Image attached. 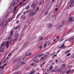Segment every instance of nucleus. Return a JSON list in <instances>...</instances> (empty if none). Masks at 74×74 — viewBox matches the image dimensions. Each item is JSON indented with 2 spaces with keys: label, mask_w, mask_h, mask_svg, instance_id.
Instances as JSON below:
<instances>
[{
  "label": "nucleus",
  "mask_w": 74,
  "mask_h": 74,
  "mask_svg": "<svg viewBox=\"0 0 74 74\" xmlns=\"http://www.w3.org/2000/svg\"><path fill=\"white\" fill-rule=\"evenodd\" d=\"M13 31H12L11 33H10V36H9L8 37V41H7L6 43V45L7 48H8V47H9V44H10V42H11L12 40H11L10 38H11V36H12V35H13V33L12 32Z\"/></svg>",
  "instance_id": "nucleus-1"
},
{
  "label": "nucleus",
  "mask_w": 74,
  "mask_h": 74,
  "mask_svg": "<svg viewBox=\"0 0 74 74\" xmlns=\"http://www.w3.org/2000/svg\"><path fill=\"white\" fill-rule=\"evenodd\" d=\"M18 32H16L14 35V37L15 38H16V39L14 40L13 41V42H14L15 40H16L18 39Z\"/></svg>",
  "instance_id": "nucleus-2"
},
{
  "label": "nucleus",
  "mask_w": 74,
  "mask_h": 74,
  "mask_svg": "<svg viewBox=\"0 0 74 74\" xmlns=\"http://www.w3.org/2000/svg\"><path fill=\"white\" fill-rule=\"evenodd\" d=\"M5 44L3 43L1 45L0 47V52H3L4 51V49L3 48V46Z\"/></svg>",
  "instance_id": "nucleus-3"
},
{
  "label": "nucleus",
  "mask_w": 74,
  "mask_h": 74,
  "mask_svg": "<svg viewBox=\"0 0 74 74\" xmlns=\"http://www.w3.org/2000/svg\"><path fill=\"white\" fill-rule=\"evenodd\" d=\"M37 6V5L35 4H32L31 6V7H32V8H34V9H35L36 8V7Z\"/></svg>",
  "instance_id": "nucleus-4"
},
{
  "label": "nucleus",
  "mask_w": 74,
  "mask_h": 74,
  "mask_svg": "<svg viewBox=\"0 0 74 74\" xmlns=\"http://www.w3.org/2000/svg\"><path fill=\"white\" fill-rule=\"evenodd\" d=\"M34 13L33 12V10H32L31 13H30L29 15V17H31L32 16H33V15H34Z\"/></svg>",
  "instance_id": "nucleus-5"
},
{
  "label": "nucleus",
  "mask_w": 74,
  "mask_h": 74,
  "mask_svg": "<svg viewBox=\"0 0 74 74\" xmlns=\"http://www.w3.org/2000/svg\"><path fill=\"white\" fill-rule=\"evenodd\" d=\"M36 73V71L35 70H33L29 73V74H33Z\"/></svg>",
  "instance_id": "nucleus-6"
},
{
  "label": "nucleus",
  "mask_w": 74,
  "mask_h": 74,
  "mask_svg": "<svg viewBox=\"0 0 74 74\" xmlns=\"http://www.w3.org/2000/svg\"><path fill=\"white\" fill-rule=\"evenodd\" d=\"M62 48V49H65L66 47L64 46V45H63L59 47V48Z\"/></svg>",
  "instance_id": "nucleus-7"
},
{
  "label": "nucleus",
  "mask_w": 74,
  "mask_h": 74,
  "mask_svg": "<svg viewBox=\"0 0 74 74\" xmlns=\"http://www.w3.org/2000/svg\"><path fill=\"white\" fill-rule=\"evenodd\" d=\"M37 57H34L33 58H32L33 60H34V62H36V60H37Z\"/></svg>",
  "instance_id": "nucleus-8"
},
{
  "label": "nucleus",
  "mask_w": 74,
  "mask_h": 74,
  "mask_svg": "<svg viewBox=\"0 0 74 74\" xmlns=\"http://www.w3.org/2000/svg\"><path fill=\"white\" fill-rule=\"evenodd\" d=\"M15 1H14L11 4V5H13V6H14V4H15Z\"/></svg>",
  "instance_id": "nucleus-9"
},
{
  "label": "nucleus",
  "mask_w": 74,
  "mask_h": 74,
  "mask_svg": "<svg viewBox=\"0 0 74 74\" xmlns=\"http://www.w3.org/2000/svg\"><path fill=\"white\" fill-rule=\"evenodd\" d=\"M48 25L49 26V28H51V27L52 26V25L51 24H48Z\"/></svg>",
  "instance_id": "nucleus-10"
},
{
  "label": "nucleus",
  "mask_w": 74,
  "mask_h": 74,
  "mask_svg": "<svg viewBox=\"0 0 74 74\" xmlns=\"http://www.w3.org/2000/svg\"><path fill=\"white\" fill-rule=\"evenodd\" d=\"M73 38H71L69 40V42H71L72 41H73Z\"/></svg>",
  "instance_id": "nucleus-11"
},
{
  "label": "nucleus",
  "mask_w": 74,
  "mask_h": 74,
  "mask_svg": "<svg viewBox=\"0 0 74 74\" xmlns=\"http://www.w3.org/2000/svg\"><path fill=\"white\" fill-rule=\"evenodd\" d=\"M30 55H31V52H29L25 56L26 57L27 56H30Z\"/></svg>",
  "instance_id": "nucleus-12"
},
{
  "label": "nucleus",
  "mask_w": 74,
  "mask_h": 74,
  "mask_svg": "<svg viewBox=\"0 0 74 74\" xmlns=\"http://www.w3.org/2000/svg\"><path fill=\"white\" fill-rule=\"evenodd\" d=\"M50 7V6L49 5H47L46 8V10H48L49 8Z\"/></svg>",
  "instance_id": "nucleus-13"
},
{
  "label": "nucleus",
  "mask_w": 74,
  "mask_h": 74,
  "mask_svg": "<svg viewBox=\"0 0 74 74\" xmlns=\"http://www.w3.org/2000/svg\"><path fill=\"white\" fill-rule=\"evenodd\" d=\"M73 3H74V2H73V3H71V2H70V7H73V6L74 5H73Z\"/></svg>",
  "instance_id": "nucleus-14"
},
{
  "label": "nucleus",
  "mask_w": 74,
  "mask_h": 74,
  "mask_svg": "<svg viewBox=\"0 0 74 74\" xmlns=\"http://www.w3.org/2000/svg\"><path fill=\"white\" fill-rule=\"evenodd\" d=\"M16 6H15L13 10V12H16Z\"/></svg>",
  "instance_id": "nucleus-15"
},
{
  "label": "nucleus",
  "mask_w": 74,
  "mask_h": 74,
  "mask_svg": "<svg viewBox=\"0 0 74 74\" xmlns=\"http://www.w3.org/2000/svg\"><path fill=\"white\" fill-rule=\"evenodd\" d=\"M21 18L23 19H25V16L24 15H23L21 16Z\"/></svg>",
  "instance_id": "nucleus-16"
},
{
  "label": "nucleus",
  "mask_w": 74,
  "mask_h": 74,
  "mask_svg": "<svg viewBox=\"0 0 74 74\" xmlns=\"http://www.w3.org/2000/svg\"><path fill=\"white\" fill-rule=\"evenodd\" d=\"M35 64V63H32L31 64H30L29 66H34V65Z\"/></svg>",
  "instance_id": "nucleus-17"
},
{
  "label": "nucleus",
  "mask_w": 74,
  "mask_h": 74,
  "mask_svg": "<svg viewBox=\"0 0 74 74\" xmlns=\"http://www.w3.org/2000/svg\"><path fill=\"white\" fill-rule=\"evenodd\" d=\"M19 26H17L16 27H15L13 28V29H14V30H16V29H18V28H19Z\"/></svg>",
  "instance_id": "nucleus-18"
},
{
  "label": "nucleus",
  "mask_w": 74,
  "mask_h": 74,
  "mask_svg": "<svg viewBox=\"0 0 74 74\" xmlns=\"http://www.w3.org/2000/svg\"><path fill=\"white\" fill-rule=\"evenodd\" d=\"M53 67V66H50L49 67V69L50 70H52V69Z\"/></svg>",
  "instance_id": "nucleus-19"
},
{
  "label": "nucleus",
  "mask_w": 74,
  "mask_h": 74,
  "mask_svg": "<svg viewBox=\"0 0 74 74\" xmlns=\"http://www.w3.org/2000/svg\"><path fill=\"white\" fill-rule=\"evenodd\" d=\"M70 73V70L67 71L66 72V73L67 74H69V73Z\"/></svg>",
  "instance_id": "nucleus-20"
},
{
  "label": "nucleus",
  "mask_w": 74,
  "mask_h": 74,
  "mask_svg": "<svg viewBox=\"0 0 74 74\" xmlns=\"http://www.w3.org/2000/svg\"><path fill=\"white\" fill-rule=\"evenodd\" d=\"M69 21H72V17H71L69 18Z\"/></svg>",
  "instance_id": "nucleus-21"
},
{
  "label": "nucleus",
  "mask_w": 74,
  "mask_h": 74,
  "mask_svg": "<svg viewBox=\"0 0 74 74\" xmlns=\"http://www.w3.org/2000/svg\"><path fill=\"white\" fill-rule=\"evenodd\" d=\"M4 68V67L3 66H0V69H3Z\"/></svg>",
  "instance_id": "nucleus-22"
},
{
  "label": "nucleus",
  "mask_w": 74,
  "mask_h": 74,
  "mask_svg": "<svg viewBox=\"0 0 74 74\" xmlns=\"http://www.w3.org/2000/svg\"><path fill=\"white\" fill-rule=\"evenodd\" d=\"M70 50H68L65 52V53H69Z\"/></svg>",
  "instance_id": "nucleus-23"
},
{
  "label": "nucleus",
  "mask_w": 74,
  "mask_h": 74,
  "mask_svg": "<svg viewBox=\"0 0 74 74\" xmlns=\"http://www.w3.org/2000/svg\"><path fill=\"white\" fill-rule=\"evenodd\" d=\"M39 49H42V46H40L38 48Z\"/></svg>",
  "instance_id": "nucleus-24"
},
{
  "label": "nucleus",
  "mask_w": 74,
  "mask_h": 74,
  "mask_svg": "<svg viewBox=\"0 0 74 74\" xmlns=\"http://www.w3.org/2000/svg\"><path fill=\"white\" fill-rule=\"evenodd\" d=\"M74 2V0H71V4H73V2Z\"/></svg>",
  "instance_id": "nucleus-25"
},
{
  "label": "nucleus",
  "mask_w": 74,
  "mask_h": 74,
  "mask_svg": "<svg viewBox=\"0 0 74 74\" xmlns=\"http://www.w3.org/2000/svg\"><path fill=\"white\" fill-rule=\"evenodd\" d=\"M65 64H62V67H65Z\"/></svg>",
  "instance_id": "nucleus-26"
},
{
  "label": "nucleus",
  "mask_w": 74,
  "mask_h": 74,
  "mask_svg": "<svg viewBox=\"0 0 74 74\" xmlns=\"http://www.w3.org/2000/svg\"><path fill=\"white\" fill-rule=\"evenodd\" d=\"M30 12V10H27L26 12V13H28V12Z\"/></svg>",
  "instance_id": "nucleus-27"
},
{
  "label": "nucleus",
  "mask_w": 74,
  "mask_h": 74,
  "mask_svg": "<svg viewBox=\"0 0 74 74\" xmlns=\"http://www.w3.org/2000/svg\"><path fill=\"white\" fill-rule=\"evenodd\" d=\"M19 4L20 5H22V4H23V3H22V2H20L19 3Z\"/></svg>",
  "instance_id": "nucleus-28"
},
{
  "label": "nucleus",
  "mask_w": 74,
  "mask_h": 74,
  "mask_svg": "<svg viewBox=\"0 0 74 74\" xmlns=\"http://www.w3.org/2000/svg\"><path fill=\"white\" fill-rule=\"evenodd\" d=\"M47 44H45L44 46V48H45V47H47Z\"/></svg>",
  "instance_id": "nucleus-29"
},
{
  "label": "nucleus",
  "mask_w": 74,
  "mask_h": 74,
  "mask_svg": "<svg viewBox=\"0 0 74 74\" xmlns=\"http://www.w3.org/2000/svg\"><path fill=\"white\" fill-rule=\"evenodd\" d=\"M44 56L45 58H48V56H46V55H45Z\"/></svg>",
  "instance_id": "nucleus-30"
},
{
  "label": "nucleus",
  "mask_w": 74,
  "mask_h": 74,
  "mask_svg": "<svg viewBox=\"0 0 74 74\" xmlns=\"http://www.w3.org/2000/svg\"><path fill=\"white\" fill-rule=\"evenodd\" d=\"M44 55V53H42L41 55H40L39 56V57H40V56H42V55Z\"/></svg>",
  "instance_id": "nucleus-31"
},
{
  "label": "nucleus",
  "mask_w": 74,
  "mask_h": 74,
  "mask_svg": "<svg viewBox=\"0 0 74 74\" xmlns=\"http://www.w3.org/2000/svg\"><path fill=\"white\" fill-rule=\"evenodd\" d=\"M64 40V38H63L62 39H61L59 42H62V41H63Z\"/></svg>",
  "instance_id": "nucleus-32"
},
{
  "label": "nucleus",
  "mask_w": 74,
  "mask_h": 74,
  "mask_svg": "<svg viewBox=\"0 0 74 74\" xmlns=\"http://www.w3.org/2000/svg\"><path fill=\"white\" fill-rule=\"evenodd\" d=\"M29 68H30V67H27V68L26 69V70L27 71L28 70H29Z\"/></svg>",
  "instance_id": "nucleus-33"
},
{
  "label": "nucleus",
  "mask_w": 74,
  "mask_h": 74,
  "mask_svg": "<svg viewBox=\"0 0 74 74\" xmlns=\"http://www.w3.org/2000/svg\"><path fill=\"white\" fill-rule=\"evenodd\" d=\"M60 36H56V39H58V38H60Z\"/></svg>",
  "instance_id": "nucleus-34"
},
{
  "label": "nucleus",
  "mask_w": 74,
  "mask_h": 74,
  "mask_svg": "<svg viewBox=\"0 0 74 74\" xmlns=\"http://www.w3.org/2000/svg\"><path fill=\"white\" fill-rule=\"evenodd\" d=\"M58 8H56L55 9V10L56 11H58Z\"/></svg>",
  "instance_id": "nucleus-35"
},
{
  "label": "nucleus",
  "mask_w": 74,
  "mask_h": 74,
  "mask_svg": "<svg viewBox=\"0 0 74 74\" xmlns=\"http://www.w3.org/2000/svg\"><path fill=\"white\" fill-rule=\"evenodd\" d=\"M70 55V53H68V54L66 55V56H69Z\"/></svg>",
  "instance_id": "nucleus-36"
},
{
  "label": "nucleus",
  "mask_w": 74,
  "mask_h": 74,
  "mask_svg": "<svg viewBox=\"0 0 74 74\" xmlns=\"http://www.w3.org/2000/svg\"><path fill=\"white\" fill-rule=\"evenodd\" d=\"M55 56H56V55H54L52 57V58H54V57Z\"/></svg>",
  "instance_id": "nucleus-37"
},
{
  "label": "nucleus",
  "mask_w": 74,
  "mask_h": 74,
  "mask_svg": "<svg viewBox=\"0 0 74 74\" xmlns=\"http://www.w3.org/2000/svg\"><path fill=\"white\" fill-rule=\"evenodd\" d=\"M36 11H37V10L35 11L34 12V15H35V14H36Z\"/></svg>",
  "instance_id": "nucleus-38"
},
{
  "label": "nucleus",
  "mask_w": 74,
  "mask_h": 74,
  "mask_svg": "<svg viewBox=\"0 0 74 74\" xmlns=\"http://www.w3.org/2000/svg\"><path fill=\"white\" fill-rule=\"evenodd\" d=\"M41 59V60H44V59H45V58H44L43 57H42Z\"/></svg>",
  "instance_id": "nucleus-39"
},
{
  "label": "nucleus",
  "mask_w": 74,
  "mask_h": 74,
  "mask_svg": "<svg viewBox=\"0 0 74 74\" xmlns=\"http://www.w3.org/2000/svg\"><path fill=\"white\" fill-rule=\"evenodd\" d=\"M6 65H7V64H5L3 66V67H4V66H6Z\"/></svg>",
  "instance_id": "nucleus-40"
},
{
  "label": "nucleus",
  "mask_w": 74,
  "mask_h": 74,
  "mask_svg": "<svg viewBox=\"0 0 74 74\" xmlns=\"http://www.w3.org/2000/svg\"><path fill=\"white\" fill-rule=\"evenodd\" d=\"M50 55V53L49 52H47V55Z\"/></svg>",
  "instance_id": "nucleus-41"
},
{
  "label": "nucleus",
  "mask_w": 74,
  "mask_h": 74,
  "mask_svg": "<svg viewBox=\"0 0 74 74\" xmlns=\"http://www.w3.org/2000/svg\"><path fill=\"white\" fill-rule=\"evenodd\" d=\"M58 60H56V63H58Z\"/></svg>",
  "instance_id": "nucleus-42"
},
{
  "label": "nucleus",
  "mask_w": 74,
  "mask_h": 74,
  "mask_svg": "<svg viewBox=\"0 0 74 74\" xmlns=\"http://www.w3.org/2000/svg\"><path fill=\"white\" fill-rule=\"evenodd\" d=\"M42 39H43V38H42V37H41L40 38V40H42Z\"/></svg>",
  "instance_id": "nucleus-43"
},
{
  "label": "nucleus",
  "mask_w": 74,
  "mask_h": 74,
  "mask_svg": "<svg viewBox=\"0 0 74 74\" xmlns=\"http://www.w3.org/2000/svg\"><path fill=\"white\" fill-rule=\"evenodd\" d=\"M25 64H26V62H23V65H25Z\"/></svg>",
  "instance_id": "nucleus-44"
},
{
  "label": "nucleus",
  "mask_w": 74,
  "mask_h": 74,
  "mask_svg": "<svg viewBox=\"0 0 74 74\" xmlns=\"http://www.w3.org/2000/svg\"><path fill=\"white\" fill-rule=\"evenodd\" d=\"M19 16V14H18L17 16L16 17V18H18V16Z\"/></svg>",
  "instance_id": "nucleus-45"
},
{
  "label": "nucleus",
  "mask_w": 74,
  "mask_h": 74,
  "mask_svg": "<svg viewBox=\"0 0 74 74\" xmlns=\"http://www.w3.org/2000/svg\"><path fill=\"white\" fill-rule=\"evenodd\" d=\"M27 44L26 43L24 45V47H26L27 45Z\"/></svg>",
  "instance_id": "nucleus-46"
},
{
  "label": "nucleus",
  "mask_w": 74,
  "mask_h": 74,
  "mask_svg": "<svg viewBox=\"0 0 74 74\" xmlns=\"http://www.w3.org/2000/svg\"><path fill=\"white\" fill-rule=\"evenodd\" d=\"M39 9V7H38L37 8L36 11H38V10Z\"/></svg>",
  "instance_id": "nucleus-47"
},
{
  "label": "nucleus",
  "mask_w": 74,
  "mask_h": 74,
  "mask_svg": "<svg viewBox=\"0 0 74 74\" xmlns=\"http://www.w3.org/2000/svg\"><path fill=\"white\" fill-rule=\"evenodd\" d=\"M48 13V12L47 11L46 12H45V14L46 15H47V13Z\"/></svg>",
  "instance_id": "nucleus-48"
},
{
  "label": "nucleus",
  "mask_w": 74,
  "mask_h": 74,
  "mask_svg": "<svg viewBox=\"0 0 74 74\" xmlns=\"http://www.w3.org/2000/svg\"><path fill=\"white\" fill-rule=\"evenodd\" d=\"M29 7H27L26 8V9L27 10L29 9Z\"/></svg>",
  "instance_id": "nucleus-49"
},
{
  "label": "nucleus",
  "mask_w": 74,
  "mask_h": 74,
  "mask_svg": "<svg viewBox=\"0 0 74 74\" xmlns=\"http://www.w3.org/2000/svg\"><path fill=\"white\" fill-rule=\"evenodd\" d=\"M26 56H25V57H23V60H24V59H25V58H26Z\"/></svg>",
  "instance_id": "nucleus-50"
},
{
  "label": "nucleus",
  "mask_w": 74,
  "mask_h": 74,
  "mask_svg": "<svg viewBox=\"0 0 74 74\" xmlns=\"http://www.w3.org/2000/svg\"><path fill=\"white\" fill-rule=\"evenodd\" d=\"M26 5V4H24L23 5H22V7H23V6H24V5Z\"/></svg>",
  "instance_id": "nucleus-51"
},
{
  "label": "nucleus",
  "mask_w": 74,
  "mask_h": 74,
  "mask_svg": "<svg viewBox=\"0 0 74 74\" xmlns=\"http://www.w3.org/2000/svg\"><path fill=\"white\" fill-rule=\"evenodd\" d=\"M57 29H60V27H57Z\"/></svg>",
  "instance_id": "nucleus-52"
},
{
  "label": "nucleus",
  "mask_w": 74,
  "mask_h": 74,
  "mask_svg": "<svg viewBox=\"0 0 74 74\" xmlns=\"http://www.w3.org/2000/svg\"><path fill=\"white\" fill-rule=\"evenodd\" d=\"M26 12H24V13H23V14H24V15H25V14H26Z\"/></svg>",
  "instance_id": "nucleus-53"
},
{
  "label": "nucleus",
  "mask_w": 74,
  "mask_h": 74,
  "mask_svg": "<svg viewBox=\"0 0 74 74\" xmlns=\"http://www.w3.org/2000/svg\"><path fill=\"white\" fill-rule=\"evenodd\" d=\"M23 62L22 61L21 63V64H23Z\"/></svg>",
  "instance_id": "nucleus-54"
},
{
  "label": "nucleus",
  "mask_w": 74,
  "mask_h": 74,
  "mask_svg": "<svg viewBox=\"0 0 74 74\" xmlns=\"http://www.w3.org/2000/svg\"><path fill=\"white\" fill-rule=\"evenodd\" d=\"M44 63H45V62H44L42 64V65H43V64H44Z\"/></svg>",
  "instance_id": "nucleus-55"
},
{
  "label": "nucleus",
  "mask_w": 74,
  "mask_h": 74,
  "mask_svg": "<svg viewBox=\"0 0 74 74\" xmlns=\"http://www.w3.org/2000/svg\"><path fill=\"white\" fill-rule=\"evenodd\" d=\"M3 24H4V22H3L2 23H1V25H3Z\"/></svg>",
  "instance_id": "nucleus-56"
},
{
  "label": "nucleus",
  "mask_w": 74,
  "mask_h": 74,
  "mask_svg": "<svg viewBox=\"0 0 74 74\" xmlns=\"http://www.w3.org/2000/svg\"><path fill=\"white\" fill-rule=\"evenodd\" d=\"M26 27V25H25L24 26V28H25V27Z\"/></svg>",
  "instance_id": "nucleus-57"
},
{
  "label": "nucleus",
  "mask_w": 74,
  "mask_h": 74,
  "mask_svg": "<svg viewBox=\"0 0 74 74\" xmlns=\"http://www.w3.org/2000/svg\"><path fill=\"white\" fill-rule=\"evenodd\" d=\"M40 67H42V64H41L40 65Z\"/></svg>",
  "instance_id": "nucleus-58"
},
{
  "label": "nucleus",
  "mask_w": 74,
  "mask_h": 74,
  "mask_svg": "<svg viewBox=\"0 0 74 74\" xmlns=\"http://www.w3.org/2000/svg\"><path fill=\"white\" fill-rule=\"evenodd\" d=\"M36 62H37V63H38V62H39V60H38L36 61Z\"/></svg>",
  "instance_id": "nucleus-59"
},
{
  "label": "nucleus",
  "mask_w": 74,
  "mask_h": 74,
  "mask_svg": "<svg viewBox=\"0 0 74 74\" xmlns=\"http://www.w3.org/2000/svg\"><path fill=\"white\" fill-rule=\"evenodd\" d=\"M11 56V53H10L9 55H8V56Z\"/></svg>",
  "instance_id": "nucleus-60"
},
{
  "label": "nucleus",
  "mask_w": 74,
  "mask_h": 74,
  "mask_svg": "<svg viewBox=\"0 0 74 74\" xmlns=\"http://www.w3.org/2000/svg\"><path fill=\"white\" fill-rule=\"evenodd\" d=\"M19 23V21H18L16 22V23Z\"/></svg>",
  "instance_id": "nucleus-61"
},
{
  "label": "nucleus",
  "mask_w": 74,
  "mask_h": 74,
  "mask_svg": "<svg viewBox=\"0 0 74 74\" xmlns=\"http://www.w3.org/2000/svg\"><path fill=\"white\" fill-rule=\"evenodd\" d=\"M55 1V0H53L51 2L52 3H53V1Z\"/></svg>",
  "instance_id": "nucleus-62"
},
{
  "label": "nucleus",
  "mask_w": 74,
  "mask_h": 74,
  "mask_svg": "<svg viewBox=\"0 0 74 74\" xmlns=\"http://www.w3.org/2000/svg\"><path fill=\"white\" fill-rule=\"evenodd\" d=\"M71 71H74V69L72 70H71Z\"/></svg>",
  "instance_id": "nucleus-63"
},
{
  "label": "nucleus",
  "mask_w": 74,
  "mask_h": 74,
  "mask_svg": "<svg viewBox=\"0 0 74 74\" xmlns=\"http://www.w3.org/2000/svg\"><path fill=\"white\" fill-rule=\"evenodd\" d=\"M39 70V68H37L36 69V70Z\"/></svg>",
  "instance_id": "nucleus-64"
}]
</instances>
